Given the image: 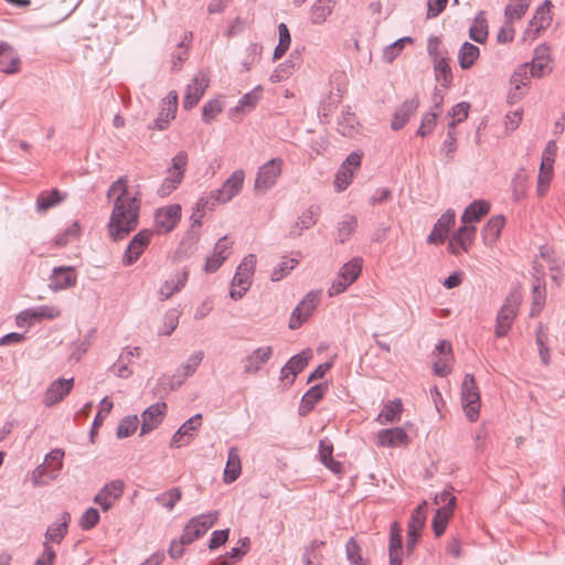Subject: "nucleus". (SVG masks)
Returning <instances> with one entry per match:
<instances>
[{
    "instance_id": "nucleus-23",
    "label": "nucleus",
    "mask_w": 565,
    "mask_h": 565,
    "mask_svg": "<svg viewBox=\"0 0 565 565\" xmlns=\"http://www.w3.org/2000/svg\"><path fill=\"white\" fill-rule=\"evenodd\" d=\"M0 71L15 74L20 71V57L15 50L7 42L0 41Z\"/></svg>"
},
{
    "instance_id": "nucleus-27",
    "label": "nucleus",
    "mask_w": 565,
    "mask_h": 565,
    "mask_svg": "<svg viewBox=\"0 0 565 565\" xmlns=\"http://www.w3.org/2000/svg\"><path fill=\"white\" fill-rule=\"evenodd\" d=\"M379 444L383 447H398L408 444V436L401 427L383 429L377 435Z\"/></svg>"
},
{
    "instance_id": "nucleus-25",
    "label": "nucleus",
    "mask_w": 565,
    "mask_h": 565,
    "mask_svg": "<svg viewBox=\"0 0 565 565\" xmlns=\"http://www.w3.org/2000/svg\"><path fill=\"white\" fill-rule=\"evenodd\" d=\"M319 213V206L311 205L307 210H305L297 218L295 224L291 226L289 231L290 237H298L301 235L302 231L312 227L317 223V216Z\"/></svg>"
},
{
    "instance_id": "nucleus-48",
    "label": "nucleus",
    "mask_w": 565,
    "mask_h": 565,
    "mask_svg": "<svg viewBox=\"0 0 565 565\" xmlns=\"http://www.w3.org/2000/svg\"><path fill=\"white\" fill-rule=\"evenodd\" d=\"M362 258L355 257L344 264L340 269V275L351 285L358 279L362 270Z\"/></svg>"
},
{
    "instance_id": "nucleus-57",
    "label": "nucleus",
    "mask_w": 565,
    "mask_h": 565,
    "mask_svg": "<svg viewBox=\"0 0 565 565\" xmlns=\"http://www.w3.org/2000/svg\"><path fill=\"white\" fill-rule=\"evenodd\" d=\"M406 43H413V39L411 36H405L386 46L383 52V58L388 63L393 62Z\"/></svg>"
},
{
    "instance_id": "nucleus-16",
    "label": "nucleus",
    "mask_w": 565,
    "mask_h": 565,
    "mask_svg": "<svg viewBox=\"0 0 565 565\" xmlns=\"http://www.w3.org/2000/svg\"><path fill=\"white\" fill-rule=\"evenodd\" d=\"M167 409V404L164 402L156 403L149 406L141 414V429L140 435H146L157 428L159 424L163 420L164 414Z\"/></svg>"
},
{
    "instance_id": "nucleus-44",
    "label": "nucleus",
    "mask_w": 565,
    "mask_h": 565,
    "mask_svg": "<svg viewBox=\"0 0 565 565\" xmlns=\"http://www.w3.org/2000/svg\"><path fill=\"white\" fill-rule=\"evenodd\" d=\"M64 455V450L55 448L45 456L44 463L51 467L49 472V480H55L58 477L60 471L63 468Z\"/></svg>"
},
{
    "instance_id": "nucleus-11",
    "label": "nucleus",
    "mask_w": 565,
    "mask_h": 565,
    "mask_svg": "<svg viewBox=\"0 0 565 565\" xmlns=\"http://www.w3.org/2000/svg\"><path fill=\"white\" fill-rule=\"evenodd\" d=\"M181 218V206L179 204H172L162 209H159L154 215V224L157 232L167 234L171 232Z\"/></svg>"
},
{
    "instance_id": "nucleus-33",
    "label": "nucleus",
    "mask_w": 565,
    "mask_h": 565,
    "mask_svg": "<svg viewBox=\"0 0 565 565\" xmlns=\"http://www.w3.org/2000/svg\"><path fill=\"white\" fill-rule=\"evenodd\" d=\"M490 211V204L483 200L473 201L469 204L461 215V222L463 224H469L473 222H479L482 216L488 214Z\"/></svg>"
},
{
    "instance_id": "nucleus-45",
    "label": "nucleus",
    "mask_w": 565,
    "mask_h": 565,
    "mask_svg": "<svg viewBox=\"0 0 565 565\" xmlns=\"http://www.w3.org/2000/svg\"><path fill=\"white\" fill-rule=\"evenodd\" d=\"M469 36L477 43H484L488 39V25L483 18V13L480 12L473 20L472 25L469 30Z\"/></svg>"
},
{
    "instance_id": "nucleus-52",
    "label": "nucleus",
    "mask_w": 565,
    "mask_h": 565,
    "mask_svg": "<svg viewBox=\"0 0 565 565\" xmlns=\"http://www.w3.org/2000/svg\"><path fill=\"white\" fill-rule=\"evenodd\" d=\"M311 358L312 351L307 349L289 359L287 364L288 369L294 371V376H297L308 365V362Z\"/></svg>"
},
{
    "instance_id": "nucleus-21",
    "label": "nucleus",
    "mask_w": 565,
    "mask_h": 565,
    "mask_svg": "<svg viewBox=\"0 0 565 565\" xmlns=\"http://www.w3.org/2000/svg\"><path fill=\"white\" fill-rule=\"evenodd\" d=\"M209 86V81L204 75L195 76L186 86L183 107L185 109L193 108L203 96Z\"/></svg>"
},
{
    "instance_id": "nucleus-18",
    "label": "nucleus",
    "mask_w": 565,
    "mask_h": 565,
    "mask_svg": "<svg viewBox=\"0 0 565 565\" xmlns=\"http://www.w3.org/2000/svg\"><path fill=\"white\" fill-rule=\"evenodd\" d=\"M74 379L68 380L60 379L54 381L46 390L43 403L45 406L51 407L60 403L72 391Z\"/></svg>"
},
{
    "instance_id": "nucleus-6",
    "label": "nucleus",
    "mask_w": 565,
    "mask_h": 565,
    "mask_svg": "<svg viewBox=\"0 0 565 565\" xmlns=\"http://www.w3.org/2000/svg\"><path fill=\"white\" fill-rule=\"evenodd\" d=\"M256 265V256L249 254L246 256L243 262L238 265L237 270L234 275L232 285L234 287H238L239 289L233 288L230 291V296L232 299L237 300L241 299L245 292L248 290L252 284V276L254 274Z\"/></svg>"
},
{
    "instance_id": "nucleus-19",
    "label": "nucleus",
    "mask_w": 565,
    "mask_h": 565,
    "mask_svg": "<svg viewBox=\"0 0 565 565\" xmlns=\"http://www.w3.org/2000/svg\"><path fill=\"white\" fill-rule=\"evenodd\" d=\"M274 349L270 345L255 349L244 362L246 374H256L273 356Z\"/></svg>"
},
{
    "instance_id": "nucleus-37",
    "label": "nucleus",
    "mask_w": 565,
    "mask_h": 565,
    "mask_svg": "<svg viewBox=\"0 0 565 565\" xmlns=\"http://www.w3.org/2000/svg\"><path fill=\"white\" fill-rule=\"evenodd\" d=\"M188 279V273H179L175 277L166 280L164 284L160 287L159 296L161 300L169 299L172 295L180 291Z\"/></svg>"
},
{
    "instance_id": "nucleus-29",
    "label": "nucleus",
    "mask_w": 565,
    "mask_h": 565,
    "mask_svg": "<svg viewBox=\"0 0 565 565\" xmlns=\"http://www.w3.org/2000/svg\"><path fill=\"white\" fill-rule=\"evenodd\" d=\"M326 391L327 386L323 384H317L310 387L301 398L299 414L307 415L309 412H311L316 404L323 398Z\"/></svg>"
},
{
    "instance_id": "nucleus-61",
    "label": "nucleus",
    "mask_w": 565,
    "mask_h": 565,
    "mask_svg": "<svg viewBox=\"0 0 565 565\" xmlns=\"http://www.w3.org/2000/svg\"><path fill=\"white\" fill-rule=\"evenodd\" d=\"M345 553L351 565H365L361 556V548L353 537L347 542Z\"/></svg>"
},
{
    "instance_id": "nucleus-1",
    "label": "nucleus",
    "mask_w": 565,
    "mask_h": 565,
    "mask_svg": "<svg viewBox=\"0 0 565 565\" xmlns=\"http://www.w3.org/2000/svg\"><path fill=\"white\" fill-rule=\"evenodd\" d=\"M113 201V210L107 225L108 235L114 242L126 238L139 224L140 201L128 191V180L120 177L107 191Z\"/></svg>"
},
{
    "instance_id": "nucleus-51",
    "label": "nucleus",
    "mask_w": 565,
    "mask_h": 565,
    "mask_svg": "<svg viewBox=\"0 0 565 565\" xmlns=\"http://www.w3.org/2000/svg\"><path fill=\"white\" fill-rule=\"evenodd\" d=\"M358 220L354 215H344L338 224V239L344 243L355 231Z\"/></svg>"
},
{
    "instance_id": "nucleus-10",
    "label": "nucleus",
    "mask_w": 565,
    "mask_h": 565,
    "mask_svg": "<svg viewBox=\"0 0 565 565\" xmlns=\"http://www.w3.org/2000/svg\"><path fill=\"white\" fill-rule=\"evenodd\" d=\"M152 237V231L142 230L138 232L132 239L129 242L122 257V263L126 266H130L137 262L145 249L150 244Z\"/></svg>"
},
{
    "instance_id": "nucleus-43",
    "label": "nucleus",
    "mask_w": 565,
    "mask_h": 565,
    "mask_svg": "<svg viewBox=\"0 0 565 565\" xmlns=\"http://www.w3.org/2000/svg\"><path fill=\"white\" fill-rule=\"evenodd\" d=\"M64 198H65V194H62L56 189L51 190V191H44L38 196L36 210L39 212H45L49 209L61 203L64 200Z\"/></svg>"
},
{
    "instance_id": "nucleus-36",
    "label": "nucleus",
    "mask_w": 565,
    "mask_h": 565,
    "mask_svg": "<svg viewBox=\"0 0 565 565\" xmlns=\"http://www.w3.org/2000/svg\"><path fill=\"white\" fill-rule=\"evenodd\" d=\"M335 0H317L310 9V21L313 24L323 23L332 13Z\"/></svg>"
},
{
    "instance_id": "nucleus-60",
    "label": "nucleus",
    "mask_w": 565,
    "mask_h": 565,
    "mask_svg": "<svg viewBox=\"0 0 565 565\" xmlns=\"http://www.w3.org/2000/svg\"><path fill=\"white\" fill-rule=\"evenodd\" d=\"M34 320L40 319H56L61 316V310L54 306H40L30 309Z\"/></svg>"
},
{
    "instance_id": "nucleus-38",
    "label": "nucleus",
    "mask_w": 565,
    "mask_h": 565,
    "mask_svg": "<svg viewBox=\"0 0 565 565\" xmlns=\"http://www.w3.org/2000/svg\"><path fill=\"white\" fill-rule=\"evenodd\" d=\"M479 55L480 50L477 45L470 42H465L458 52L460 67L462 70H469L475 64Z\"/></svg>"
},
{
    "instance_id": "nucleus-63",
    "label": "nucleus",
    "mask_w": 565,
    "mask_h": 565,
    "mask_svg": "<svg viewBox=\"0 0 565 565\" xmlns=\"http://www.w3.org/2000/svg\"><path fill=\"white\" fill-rule=\"evenodd\" d=\"M100 515L97 509L95 508H88L85 510V512L82 514L79 519V526L83 530H90L95 527L99 522Z\"/></svg>"
},
{
    "instance_id": "nucleus-4",
    "label": "nucleus",
    "mask_w": 565,
    "mask_h": 565,
    "mask_svg": "<svg viewBox=\"0 0 565 565\" xmlns=\"http://www.w3.org/2000/svg\"><path fill=\"white\" fill-rule=\"evenodd\" d=\"M462 407L467 418L476 422L480 412V393L473 375L466 374L461 386Z\"/></svg>"
},
{
    "instance_id": "nucleus-35",
    "label": "nucleus",
    "mask_w": 565,
    "mask_h": 565,
    "mask_svg": "<svg viewBox=\"0 0 565 565\" xmlns=\"http://www.w3.org/2000/svg\"><path fill=\"white\" fill-rule=\"evenodd\" d=\"M505 224V218L502 215L492 216L482 230V238L487 245L493 244L500 236V233Z\"/></svg>"
},
{
    "instance_id": "nucleus-13",
    "label": "nucleus",
    "mask_w": 565,
    "mask_h": 565,
    "mask_svg": "<svg viewBox=\"0 0 565 565\" xmlns=\"http://www.w3.org/2000/svg\"><path fill=\"white\" fill-rule=\"evenodd\" d=\"M124 489L125 484L121 480H113L100 489L93 501L100 505L104 511H108L113 508L115 502L121 498Z\"/></svg>"
},
{
    "instance_id": "nucleus-40",
    "label": "nucleus",
    "mask_w": 565,
    "mask_h": 565,
    "mask_svg": "<svg viewBox=\"0 0 565 565\" xmlns=\"http://www.w3.org/2000/svg\"><path fill=\"white\" fill-rule=\"evenodd\" d=\"M434 71L436 81L444 87H449L452 82L451 68L446 56H438L434 61Z\"/></svg>"
},
{
    "instance_id": "nucleus-54",
    "label": "nucleus",
    "mask_w": 565,
    "mask_h": 565,
    "mask_svg": "<svg viewBox=\"0 0 565 565\" xmlns=\"http://www.w3.org/2000/svg\"><path fill=\"white\" fill-rule=\"evenodd\" d=\"M427 502H422L412 513L408 530L422 531L426 521Z\"/></svg>"
},
{
    "instance_id": "nucleus-42",
    "label": "nucleus",
    "mask_w": 565,
    "mask_h": 565,
    "mask_svg": "<svg viewBox=\"0 0 565 565\" xmlns=\"http://www.w3.org/2000/svg\"><path fill=\"white\" fill-rule=\"evenodd\" d=\"M551 1L546 0L541 7H539L530 22L531 26L535 29V32L546 29L551 23Z\"/></svg>"
},
{
    "instance_id": "nucleus-14",
    "label": "nucleus",
    "mask_w": 565,
    "mask_h": 565,
    "mask_svg": "<svg viewBox=\"0 0 565 565\" xmlns=\"http://www.w3.org/2000/svg\"><path fill=\"white\" fill-rule=\"evenodd\" d=\"M477 228L475 225L463 224L452 235L449 242V252L454 255H459L460 252H467L471 246Z\"/></svg>"
},
{
    "instance_id": "nucleus-31",
    "label": "nucleus",
    "mask_w": 565,
    "mask_h": 565,
    "mask_svg": "<svg viewBox=\"0 0 565 565\" xmlns=\"http://www.w3.org/2000/svg\"><path fill=\"white\" fill-rule=\"evenodd\" d=\"M262 88L256 87L252 92L245 94L239 100L237 106L230 110V116L235 119L238 114L252 111L260 99Z\"/></svg>"
},
{
    "instance_id": "nucleus-8",
    "label": "nucleus",
    "mask_w": 565,
    "mask_h": 565,
    "mask_svg": "<svg viewBox=\"0 0 565 565\" xmlns=\"http://www.w3.org/2000/svg\"><path fill=\"white\" fill-rule=\"evenodd\" d=\"M320 302V291H309L294 309L289 319V328L297 330L306 322Z\"/></svg>"
},
{
    "instance_id": "nucleus-12",
    "label": "nucleus",
    "mask_w": 565,
    "mask_h": 565,
    "mask_svg": "<svg viewBox=\"0 0 565 565\" xmlns=\"http://www.w3.org/2000/svg\"><path fill=\"white\" fill-rule=\"evenodd\" d=\"M202 425V415L196 414L190 419L184 422L179 429L173 434L170 443L172 448H181L188 446L194 438V433Z\"/></svg>"
},
{
    "instance_id": "nucleus-2",
    "label": "nucleus",
    "mask_w": 565,
    "mask_h": 565,
    "mask_svg": "<svg viewBox=\"0 0 565 565\" xmlns=\"http://www.w3.org/2000/svg\"><path fill=\"white\" fill-rule=\"evenodd\" d=\"M244 178V171L236 170L223 183L222 188L202 196L196 203V212L201 213L199 217L203 216L205 210H213L217 203H226L237 195L243 188Z\"/></svg>"
},
{
    "instance_id": "nucleus-47",
    "label": "nucleus",
    "mask_w": 565,
    "mask_h": 565,
    "mask_svg": "<svg viewBox=\"0 0 565 565\" xmlns=\"http://www.w3.org/2000/svg\"><path fill=\"white\" fill-rule=\"evenodd\" d=\"M182 491L180 488L174 487L169 489L166 492H162L156 497V502H158L161 507L167 509L168 511H172L175 504L181 500Z\"/></svg>"
},
{
    "instance_id": "nucleus-17",
    "label": "nucleus",
    "mask_w": 565,
    "mask_h": 565,
    "mask_svg": "<svg viewBox=\"0 0 565 565\" xmlns=\"http://www.w3.org/2000/svg\"><path fill=\"white\" fill-rule=\"evenodd\" d=\"M77 275L74 267H55L50 277V288L57 291L73 287L76 284Z\"/></svg>"
},
{
    "instance_id": "nucleus-62",
    "label": "nucleus",
    "mask_w": 565,
    "mask_h": 565,
    "mask_svg": "<svg viewBox=\"0 0 565 565\" xmlns=\"http://www.w3.org/2000/svg\"><path fill=\"white\" fill-rule=\"evenodd\" d=\"M353 170H349L345 167H340L335 174L334 186L338 192L344 191L352 182Z\"/></svg>"
},
{
    "instance_id": "nucleus-59",
    "label": "nucleus",
    "mask_w": 565,
    "mask_h": 565,
    "mask_svg": "<svg viewBox=\"0 0 565 565\" xmlns=\"http://www.w3.org/2000/svg\"><path fill=\"white\" fill-rule=\"evenodd\" d=\"M51 467L46 463L39 465L31 473V481L33 487H42L49 484L52 480H49V472Z\"/></svg>"
},
{
    "instance_id": "nucleus-24",
    "label": "nucleus",
    "mask_w": 565,
    "mask_h": 565,
    "mask_svg": "<svg viewBox=\"0 0 565 565\" xmlns=\"http://www.w3.org/2000/svg\"><path fill=\"white\" fill-rule=\"evenodd\" d=\"M419 106L417 97H412L405 100L395 111L391 127L393 130H399L408 121L409 117L416 111Z\"/></svg>"
},
{
    "instance_id": "nucleus-30",
    "label": "nucleus",
    "mask_w": 565,
    "mask_h": 565,
    "mask_svg": "<svg viewBox=\"0 0 565 565\" xmlns=\"http://www.w3.org/2000/svg\"><path fill=\"white\" fill-rule=\"evenodd\" d=\"M60 523H53L47 527L45 533V541L60 544L67 534L68 523L71 522V514L63 512L60 516Z\"/></svg>"
},
{
    "instance_id": "nucleus-26",
    "label": "nucleus",
    "mask_w": 565,
    "mask_h": 565,
    "mask_svg": "<svg viewBox=\"0 0 565 565\" xmlns=\"http://www.w3.org/2000/svg\"><path fill=\"white\" fill-rule=\"evenodd\" d=\"M231 244L227 242V237H221L215 244L213 254L206 258L205 270L207 273H214L217 270L224 260L228 256V248Z\"/></svg>"
},
{
    "instance_id": "nucleus-46",
    "label": "nucleus",
    "mask_w": 565,
    "mask_h": 565,
    "mask_svg": "<svg viewBox=\"0 0 565 565\" xmlns=\"http://www.w3.org/2000/svg\"><path fill=\"white\" fill-rule=\"evenodd\" d=\"M511 3L505 7L504 15L507 23L520 20L526 12L531 0H510Z\"/></svg>"
},
{
    "instance_id": "nucleus-7",
    "label": "nucleus",
    "mask_w": 565,
    "mask_h": 565,
    "mask_svg": "<svg viewBox=\"0 0 565 565\" xmlns=\"http://www.w3.org/2000/svg\"><path fill=\"white\" fill-rule=\"evenodd\" d=\"M282 164L284 162L280 158H274L264 163L258 169L255 180V190L265 193L273 188L281 174Z\"/></svg>"
},
{
    "instance_id": "nucleus-9",
    "label": "nucleus",
    "mask_w": 565,
    "mask_h": 565,
    "mask_svg": "<svg viewBox=\"0 0 565 565\" xmlns=\"http://www.w3.org/2000/svg\"><path fill=\"white\" fill-rule=\"evenodd\" d=\"M203 358V351L194 352L193 354L190 355L188 361L177 370V372L172 376L167 377V383L163 382V384L168 385L171 391L180 387L188 377L192 376L195 373Z\"/></svg>"
},
{
    "instance_id": "nucleus-58",
    "label": "nucleus",
    "mask_w": 565,
    "mask_h": 565,
    "mask_svg": "<svg viewBox=\"0 0 565 565\" xmlns=\"http://www.w3.org/2000/svg\"><path fill=\"white\" fill-rule=\"evenodd\" d=\"M79 231V224L74 222L62 234L56 236L55 245L60 247L66 246L68 243L78 238Z\"/></svg>"
},
{
    "instance_id": "nucleus-53",
    "label": "nucleus",
    "mask_w": 565,
    "mask_h": 565,
    "mask_svg": "<svg viewBox=\"0 0 565 565\" xmlns=\"http://www.w3.org/2000/svg\"><path fill=\"white\" fill-rule=\"evenodd\" d=\"M192 33L184 34V39L178 44V50L172 53V70L179 71L182 67L183 62L188 58V45L186 41H190Z\"/></svg>"
},
{
    "instance_id": "nucleus-39",
    "label": "nucleus",
    "mask_w": 565,
    "mask_h": 565,
    "mask_svg": "<svg viewBox=\"0 0 565 565\" xmlns=\"http://www.w3.org/2000/svg\"><path fill=\"white\" fill-rule=\"evenodd\" d=\"M403 411V405L399 399L390 401L384 405L382 411L380 412L376 420L381 425H386L388 423H394L399 419V415Z\"/></svg>"
},
{
    "instance_id": "nucleus-41",
    "label": "nucleus",
    "mask_w": 565,
    "mask_h": 565,
    "mask_svg": "<svg viewBox=\"0 0 565 565\" xmlns=\"http://www.w3.org/2000/svg\"><path fill=\"white\" fill-rule=\"evenodd\" d=\"M356 125L355 114L351 111L350 107H345L338 118V131L344 137H350L355 132Z\"/></svg>"
},
{
    "instance_id": "nucleus-22",
    "label": "nucleus",
    "mask_w": 565,
    "mask_h": 565,
    "mask_svg": "<svg viewBox=\"0 0 565 565\" xmlns=\"http://www.w3.org/2000/svg\"><path fill=\"white\" fill-rule=\"evenodd\" d=\"M403 541L402 529L397 522H393L390 527L388 558L390 565H402Z\"/></svg>"
},
{
    "instance_id": "nucleus-64",
    "label": "nucleus",
    "mask_w": 565,
    "mask_h": 565,
    "mask_svg": "<svg viewBox=\"0 0 565 565\" xmlns=\"http://www.w3.org/2000/svg\"><path fill=\"white\" fill-rule=\"evenodd\" d=\"M222 104L218 99L207 102L202 109L203 121L210 124L222 111Z\"/></svg>"
},
{
    "instance_id": "nucleus-49",
    "label": "nucleus",
    "mask_w": 565,
    "mask_h": 565,
    "mask_svg": "<svg viewBox=\"0 0 565 565\" xmlns=\"http://www.w3.org/2000/svg\"><path fill=\"white\" fill-rule=\"evenodd\" d=\"M452 513L454 510H450V508H439L436 511V514L433 519V531L437 537L444 534Z\"/></svg>"
},
{
    "instance_id": "nucleus-55",
    "label": "nucleus",
    "mask_w": 565,
    "mask_h": 565,
    "mask_svg": "<svg viewBox=\"0 0 565 565\" xmlns=\"http://www.w3.org/2000/svg\"><path fill=\"white\" fill-rule=\"evenodd\" d=\"M139 425V419L136 415L127 416L120 420L116 435L118 438H126L132 435Z\"/></svg>"
},
{
    "instance_id": "nucleus-50",
    "label": "nucleus",
    "mask_w": 565,
    "mask_h": 565,
    "mask_svg": "<svg viewBox=\"0 0 565 565\" xmlns=\"http://www.w3.org/2000/svg\"><path fill=\"white\" fill-rule=\"evenodd\" d=\"M526 183L527 175L522 168L515 173L511 181L512 195L515 201H520L525 196Z\"/></svg>"
},
{
    "instance_id": "nucleus-15",
    "label": "nucleus",
    "mask_w": 565,
    "mask_h": 565,
    "mask_svg": "<svg viewBox=\"0 0 565 565\" xmlns=\"http://www.w3.org/2000/svg\"><path fill=\"white\" fill-rule=\"evenodd\" d=\"M178 107L177 92H170L161 102V108L153 125L149 126L150 129L164 130L171 119L174 118Z\"/></svg>"
},
{
    "instance_id": "nucleus-34",
    "label": "nucleus",
    "mask_w": 565,
    "mask_h": 565,
    "mask_svg": "<svg viewBox=\"0 0 565 565\" xmlns=\"http://www.w3.org/2000/svg\"><path fill=\"white\" fill-rule=\"evenodd\" d=\"M217 518L218 513L214 511L194 516L186 524L189 525L190 530H193L194 536L201 537L211 526L214 525Z\"/></svg>"
},
{
    "instance_id": "nucleus-28",
    "label": "nucleus",
    "mask_w": 565,
    "mask_h": 565,
    "mask_svg": "<svg viewBox=\"0 0 565 565\" xmlns=\"http://www.w3.org/2000/svg\"><path fill=\"white\" fill-rule=\"evenodd\" d=\"M550 50L545 45L535 49L534 56L529 63V70L532 76L542 77L548 68Z\"/></svg>"
},
{
    "instance_id": "nucleus-32",
    "label": "nucleus",
    "mask_w": 565,
    "mask_h": 565,
    "mask_svg": "<svg viewBox=\"0 0 565 565\" xmlns=\"http://www.w3.org/2000/svg\"><path fill=\"white\" fill-rule=\"evenodd\" d=\"M242 463L239 451L236 447H231L228 450L226 467L224 470L223 480L225 483L234 482L241 475Z\"/></svg>"
},
{
    "instance_id": "nucleus-5",
    "label": "nucleus",
    "mask_w": 565,
    "mask_h": 565,
    "mask_svg": "<svg viewBox=\"0 0 565 565\" xmlns=\"http://www.w3.org/2000/svg\"><path fill=\"white\" fill-rule=\"evenodd\" d=\"M186 163L188 153L185 151H180L172 158V164L168 169V175L158 189V194L161 198L169 195L181 183L184 177Z\"/></svg>"
},
{
    "instance_id": "nucleus-3",
    "label": "nucleus",
    "mask_w": 565,
    "mask_h": 565,
    "mask_svg": "<svg viewBox=\"0 0 565 565\" xmlns=\"http://www.w3.org/2000/svg\"><path fill=\"white\" fill-rule=\"evenodd\" d=\"M520 305L521 294L518 290H512L505 298V301L497 316L494 330L497 338H502L508 334L519 313Z\"/></svg>"
},
{
    "instance_id": "nucleus-20",
    "label": "nucleus",
    "mask_w": 565,
    "mask_h": 565,
    "mask_svg": "<svg viewBox=\"0 0 565 565\" xmlns=\"http://www.w3.org/2000/svg\"><path fill=\"white\" fill-rule=\"evenodd\" d=\"M456 214L452 210H447L437 220L434 225L433 231L427 237V242L429 244H440L444 243L448 231L455 224Z\"/></svg>"
},
{
    "instance_id": "nucleus-56",
    "label": "nucleus",
    "mask_w": 565,
    "mask_h": 565,
    "mask_svg": "<svg viewBox=\"0 0 565 565\" xmlns=\"http://www.w3.org/2000/svg\"><path fill=\"white\" fill-rule=\"evenodd\" d=\"M533 77L529 70V63L520 65L511 76V86H522L525 89L526 85Z\"/></svg>"
}]
</instances>
